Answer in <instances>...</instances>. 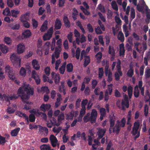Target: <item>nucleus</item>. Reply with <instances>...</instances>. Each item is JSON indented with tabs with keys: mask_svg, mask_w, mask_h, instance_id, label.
<instances>
[{
	"mask_svg": "<svg viewBox=\"0 0 150 150\" xmlns=\"http://www.w3.org/2000/svg\"><path fill=\"white\" fill-rule=\"evenodd\" d=\"M17 93L25 105L23 109L26 110H29L31 108V102L27 101L29 99L30 96L33 95L34 90L33 88L31 87L29 84L23 83V85L19 88L17 91Z\"/></svg>",
	"mask_w": 150,
	"mask_h": 150,
	"instance_id": "1",
	"label": "nucleus"
},
{
	"mask_svg": "<svg viewBox=\"0 0 150 150\" xmlns=\"http://www.w3.org/2000/svg\"><path fill=\"white\" fill-rule=\"evenodd\" d=\"M80 50L79 47H77L76 51L75 57L77 59H79L80 56Z\"/></svg>",
	"mask_w": 150,
	"mask_h": 150,
	"instance_id": "54",
	"label": "nucleus"
},
{
	"mask_svg": "<svg viewBox=\"0 0 150 150\" xmlns=\"http://www.w3.org/2000/svg\"><path fill=\"white\" fill-rule=\"evenodd\" d=\"M145 67L144 65H142L140 67V75L142 76L144 74V70Z\"/></svg>",
	"mask_w": 150,
	"mask_h": 150,
	"instance_id": "59",
	"label": "nucleus"
},
{
	"mask_svg": "<svg viewBox=\"0 0 150 150\" xmlns=\"http://www.w3.org/2000/svg\"><path fill=\"white\" fill-rule=\"evenodd\" d=\"M10 59L13 65L15 67H20L22 59L16 54H13L10 57Z\"/></svg>",
	"mask_w": 150,
	"mask_h": 150,
	"instance_id": "3",
	"label": "nucleus"
},
{
	"mask_svg": "<svg viewBox=\"0 0 150 150\" xmlns=\"http://www.w3.org/2000/svg\"><path fill=\"white\" fill-rule=\"evenodd\" d=\"M20 26L19 24H13L11 25V28L13 30H18L19 29Z\"/></svg>",
	"mask_w": 150,
	"mask_h": 150,
	"instance_id": "57",
	"label": "nucleus"
},
{
	"mask_svg": "<svg viewBox=\"0 0 150 150\" xmlns=\"http://www.w3.org/2000/svg\"><path fill=\"white\" fill-rule=\"evenodd\" d=\"M121 62L120 59H117V64L116 68L118 73H119V75L120 76H122V72L121 71Z\"/></svg>",
	"mask_w": 150,
	"mask_h": 150,
	"instance_id": "16",
	"label": "nucleus"
},
{
	"mask_svg": "<svg viewBox=\"0 0 150 150\" xmlns=\"http://www.w3.org/2000/svg\"><path fill=\"white\" fill-rule=\"evenodd\" d=\"M0 50L2 52L6 53L8 52V47L5 45L2 44H0Z\"/></svg>",
	"mask_w": 150,
	"mask_h": 150,
	"instance_id": "21",
	"label": "nucleus"
},
{
	"mask_svg": "<svg viewBox=\"0 0 150 150\" xmlns=\"http://www.w3.org/2000/svg\"><path fill=\"white\" fill-rule=\"evenodd\" d=\"M115 118L114 115L110 116V128L109 129L110 132V129L114 127L115 125Z\"/></svg>",
	"mask_w": 150,
	"mask_h": 150,
	"instance_id": "15",
	"label": "nucleus"
},
{
	"mask_svg": "<svg viewBox=\"0 0 150 150\" xmlns=\"http://www.w3.org/2000/svg\"><path fill=\"white\" fill-rule=\"evenodd\" d=\"M132 135H135L136 134H137L136 136L134 137V140L137 139V138H138L140 136V131L137 132V130L136 129L135 127H134V125H133L132 130Z\"/></svg>",
	"mask_w": 150,
	"mask_h": 150,
	"instance_id": "14",
	"label": "nucleus"
},
{
	"mask_svg": "<svg viewBox=\"0 0 150 150\" xmlns=\"http://www.w3.org/2000/svg\"><path fill=\"white\" fill-rule=\"evenodd\" d=\"M41 150H54V149H51L49 144H43L40 146Z\"/></svg>",
	"mask_w": 150,
	"mask_h": 150,
	"instance_id": "22",
	"label": "nucleus"
},
{
	"mask_svg": "<svg viewBox=\"0 0 150 150\" xmlns=\"http://www.w3.org/2000/svg\"><path fill=\"white\" fill-rule=\"evenodd\" d=\"M19 13V12L18 11H16V10H14V9H13L11 11V15L14 17H17V15Z\"/></svg>",
	"mask_w": 150,
	"mask_h": 150,
	"instance_id": "47",
	"label": "nucleus"
},
{
	"mask_svg": "<svg viewBox=\"0 0 150 150\" xmlns=\"http://www.w3.org/2000/svg\"><path fill=\"white\" fill-rule=\"evenodd\" d=\"M108 77L107 81H108L109 83H110V82L112 81L113 79L112 73V72L110 71V70H109L108 75Z\"/></svg>",
	"mask_w": 150,
	"mask_h": 150,
	"instance_id": "37",
	"label": "nucleus"
},
{
	"mask_svg": "<svg viewBox=\"0 0 150 150\" xmlns=\"http://www.w3.org/2000/svg\"><path fill=\"white\" fill-rule=\"evenodd\" d=\"M62 127H59L57 128L56 127H54L53 128V131L54 132H56L57 133H59L60 131L61 130Z\"/></svg>",
	"mask_w": 150,
	"mask_h": 150,
	"instance_id": "60",
	"label": "nucleus"
},
{
	"mask_svg": "<svg viewBox=\"0 0 150 150\" xmlns=\"http://www.w3.org/2000/svg\"><path fill=\"white\" fill-rule=\"evenodd\" d=\"M120 121L117 120V124H116L112 128L113 132H115L116 134H118L121 129L120 128Z\"/></svg>",
	"mask_w": 150,
	"mask_h": 150,
	"instance_id": "10",
	"label": "nucleus"
},
{
	"mask_svg": "<svg viewBox=\"0 0 150 150\" xmlns=\"http://www.w3.org/2000/svg\"><path fill=\"white\" fill-rule=\"evenodd\" d=\"M117 38L118 40L121 42H123L125 40V37L124 34L122 33V31H120L119 32Z\"/></svg>",
	"mask_w": 150,
	"mask_h": 150,
	"instance_id": "23",
	"label": "nucleus"
},
{
	"mask_svg": "<svg viewBox=\"0 0 150 150\" xmlns=\"http://www.w3.org/2000/svg\"><path fill=\"white\" fill-rule=\"evenodd\" d=\"M32 64L35 69L38 70L40 69V67L38 60L36 59H34L32 61Z\"/></svg>",
	"mask_w": 150,
	"mask_h": 150,
	"instance_id": "13",
	"label": "nucleus"
},
{
	"mask_svg": "<svg viewBox=\"0 0 150 150\" xmlns=\"http://www.w3.org/2000/svg\"><path fill=\"white\" fill-rule=\"evenodd\" d=\"M48 21L47 20H46L43 22L42 25L40 28V30L42 32H45L48 28L47 26Z\"/></svg>",
	"mask_w": 150,
	"mask_h": 150,
	"instance_id": "20",
	"label": "nucleus"
},
{
	"mask_svg": "<svg viewBox=\"0 0 150 150\" xmlns=\"http://www.w3.org/2000/svg\"><path fill=\"white\" fill-rule=\"evenodd\" d=\"M144 111L145 116H148L149 113V108L147 105H145Z\"/></svg>",
	"mask_w": 150,
	"mask_h": 150,
	"instance_id": "58",
	"label": "nucleus"
},
{
	"mask_svg": "<svg viewBox=\"0 0 150 150\" xmlns=\"http://www.w3.org/2000/svg\"><path fill=\"white\" fill-rule=\"evenodd\" d=\"M4 41L7 45H11L12 43V41L11 38L9 37H5Z\"/></svg>",
	"mask_w": 150,
	"mask_h": 150,
	"instance_id": "38",
	"label": "nucleus"
},
{
	"mask_svg": "<svg viewBox=\"0 0 150 150\" xmlns=\"http://www.w3.org/2000/svg\"><path fill=\"white\" fill-rule=\"evenodd\" d=\"M97 129L98 130V138L100 139V138H102L104 135H105L106 132V129L101 128H98Z\"/></svg>",
	"mask_w": 150,
	"mask_h": 150,
	"instance_id": "7",
	"label": "nucleus"
},
{
	"mask_svg": "<svg viewBox=\"0 0 150 150\" xmlns=\"http://www.w3.org/2000/svg\"><path fill=\"white\" fill-rule=\"evenodd\" d=\"M139 90L138 85H137L134 87V95L135 97H139Z\"/></svg>",
	"mask_w": 150,
	"mask_h": 150,
	"instance_id": "27",
	"label": "nucleus"
},
{
	"mask_svg": "<svg viewBox=\"0 0 150 150\" xmlns=\"http://www.w3.org/2000/svg\"><path fill=\"white\" fill-rule=\"evenodd\" d=\"M100 114H101V115H102L103 117H105L106 114V110L105 108H100Z\"/></svg>",
	"mask_w": 150,
	"mask_h": 150,
	"instance_id": "43",
	"label": "nucleus"
},
{
	"mask_svg": "<svg viewBox=\"0 0 150 150\" xmlns=\"http://www.w3.org/2000/svg\"><path fill=\"white\" fill-rule=\"evenodd\" d=\"M67 38L70 42H72L73 41V34L71 32H70L67 35Z\"/></svg>",
	"mask_w": 150,
	"mask_h": 150,
	"instance_id": "48",
	"label": "nucleus"
},
{
	"mask_svg": "<svg viewBox=\"0 0 150 150\" xmlns=\"http://www.w3.org/2000/svg\"><path fill=\"white\" fill-rule=\"evenodd\" d=\"M66 63L63 64L59 69V71L60 74H63L65 72Z\"/></svg>",
	"mask_w": 150,
	"mask_h": 150,
	"instance_id": "45",
	"label": "nucleus"
},
{
	"mask_svg": "<svg viewBox=\"0 0 150 150\" xmlns=\"http://www.w3.org/2000/svg\"><path fill=\"white\" fill-rule=\"evenodd\" d=\"M90 89L89 87H86L85 88V89L84 91V93L86 96L89 95L90 94Z\"/></svg>",
	"mask_w": 150,
	"mask_h": 150,
	"instance_id": "56",
	"label": "nucleus"
},
{
	"mask_svg": "<svg viewBox=\"0 0 150 150\" xmlns=\"http://www.w3.org/2000/svg\"><path fill=\"white\" fill-rule=\"evenodd\" d=\"M121 105H125L127 108L129 107V102L127 95L125 94L124 96V99L121 102Z\"/></svg>",
	"mask_w": 150,
	"mask_h": 150,
	"instance_id": "9",
	"label": "nucleus"
},
{
	"mask_svg": "<svg viewBox=\"0 0 150 150\" xmlns=\"http://www.w3.org/2000/svg\"><path fill=\"white\" fill-rule=\"evenodd\" d=\"M51 107V105L50 104L42 103L40 106V109L43 112H45L46 110H49Z\"/></svg>",
	"mask_w": 150,
	"mask_h": 150,
	"instance_id": "12",
	"label": "nucleus"
},
{
	"mask_svg": "<svg viewBox=\"0 0 150 150\" xmlns=\"http://www.w3.org/2000/svg\"><path fill=\"white\" fill-rule=\"evenodd\" d=\"M60 51L59 49L57 47H56L55 48V51L54 52V54H55V57L56 58H58L59 56V54H60Z\"/></svg>",
	"mask_w": 150,
	"mask_h": 150,
	"instance_id": "40",
	"label": "nucleus"
},
{
	"mask_svg": "<svg viewBox=\"0 0 150 150\" xmlns=\"http://www.w3.org/2000/svg\"><path fill=\"white\" fill-rule=\"evenodd\" d=\"M52 78L54 79L56 84H59L60 81V77L59 74H55L54 72H52L51 73Z\"/></svg>",
	"mask_w": 150,
	"mask_h": 150,
	"instance_id": "5",
	"label": "nucleus"
},
{
	"mask_svg": "<svg viewBox=\"0 0 150 150\" xmlns=\"http://www.w3.org/2000/svg\"><path fill=\"white\" fill-rule=\"evenodd\" d=\"M49 139L50 141L52 146L54 147H56L58 142V139L54 135H51L49 138Z\"/></svg>",
	"mask_w": 150,
	"mask_h": 150,
	"instance_id": "6",
	"label": "nucleus"
},
{
	"mask_svg": "<svg viewBox=\"0 0 150 150\" xmlns=\"http://www.w3.org/2000/svg\"><path fill=\"white\" fill-rule=\"evenodd\" d=\"M98 115L97 111L95 109L92 110L91 116L89 118L87 117V115L86 114V116L83 118V120L84 122H88L90 121L91 123L95 122L96 121V118Z\"/></svg>",
	"mask_w": 150,
	"mask_h": 150,
	"instance_id": "2",
	"label": "nucleus"
},
{
	"mask_svg": "<svg viewBox=\"0 0 150 150\" xmlns=\"http://www.w3.org/2000/svg\"><path fill=\"white\" fill-rule=\"evenodd\" d=\"M113 9L116 11H117L118 10V7L115 1H112L111 3Z\"/></svg>",
	"mask_w": 150,
	"mask_h": 150,
	"instance_id": "41",
	"label": "nucleus"
},
{
	"mask_svg": "<svg viewBox=\"0 0 150 150\" xmlns=\"http://www.w3.org/2000/svg\"><path fill=\"white\" fill-rule=\"evenodd\" d=\"M140 123L138 121H135L134 124V127H135V129L137 130V132L138 131V129L140 126Z\"/></svg>",
	"mask_w": 150,
	"mask_h": 150,
	"instance_id": "64",
	"label": "nucleus"
},
{
	"mask_svg": "<svg viewBox=\"0 0 150 150\" xmlns=\"http://www.w3.org/2000/svg\"><path fill=\"white\" fill-rule=\"evenodd\" d=\"M20 130V128L18 127L12 130L11 132V134L12 137H16Z\"/></svg>",
	"mask_w": 150,
	"mask_h": 150,
	"instance_id": "24",
	"label": "nucleus"
},
{
	"mask_svg": "<svg viewBox=\"0 0 150 150\" xmlns=\"http://www.w3.org/2000/svg\"><path fill=\"white\" fill-rule=\"evenodd\" d=\"M31 34L32 33L30 30H28V29L25 30L22 33V35L25 38H29V37H30Z\"/></svg>",
	"mask_w": 150,
	"mask_h": 150,
	"instance_id": "26",
	"label": "nucleus"
},
{
	"mask_svg": "<svg viewBox=\"0 0 150 150\" xmlns=\"http://www.w3.org/2000/svg\"><path fill=\"white\" fill-rule=\"evenodd\" d=\"M45 45L46 46H47V48L45 50V55H47V54H48L49 53V46L50 45V43L49 42H47L45 43Z\"/></svg>",
	"mask_w": 150,
	"mask_h": 150,
	"instance_id": "49",
	"label": "nucleus"
},
{
	"mask_svg": "<svg viewBox=\"0 0 150 150\" xmlns=\"http://www.w3.org/2000/svg\"><path fill=\"white\" fill-rule=\"evenodd\" d=\"M65 115L63 112L60 113L58 116L57 120L58 122H61L62 120L64 119Z\"/></svg>",
	"mask_w": 150,
	"mask_h": 150,
	"instance_id": "34",
	"label": "nucleus"
},
{
	"mask_svg": "<svg viewBox=\"0 0 150 150\" xmlns=\"http://www.w3.org/2000/svg\"><path fill=\"white\" fill-rule=\"evenodd\" d=\"M119 124L120 127H124L126 124V120L125 117H123L120 121Z\"/></svg>",
	"mask_w": 150,
	"mask_h": 150,
	"instance_id": "35",
	"label": "nucleus"
},
{
	"mask_svg": "<svg viewBox=\"0 0 150 150\" xmlns=\"http://www.w3.org/2000/svg\"><path fill=\"white\" fill-rule=\"evenodd\" d=\"M74 66L71 63H68L66 66L67 71L68 72H72Z\"/></svg>",
	"mask_w": 150,
	"mask_h": 150,
	"instance_id": "31",
	"label": "nucleus"
},
{
	"mask_svg": "<svg viewBox=\"0 0 150 150\" xmlns=\"http://www.w3.org/2000/svg\"><path fill=\"white\" fill-rule=\"evenodd\" d=\"M128 94L129 98H131L133 93V87L131 86H129L127 88Z\"/></svg>",
	"mask_w": 150,
	"mask_h": 150,
	"instance_id": "30",
	"label": "nucleus"
},
{
	"mask_svg": "<svg viewBox=\"0 0 150 150\" xmlns=\"http://www.w3.org/2000/svg\"><path fill=\"white\" fill-rule=\"evenodd\" d=\"M39 127V131L40 132H45L46 134V135H47L48 133V129L46 127H42L41 125H38Z\"/></svg>",
	"mask_w": 150,
	"mask_h": 150,
	"instance_id": "25",
	"label": "nucleus"
},
{
	"mask_svg": "<svg viewBox=\"0 0 150 150\" xmlns=\"http://www.w3.org/2000/svg\"><path fill=\"white\" fill-rule=\"evenodd\" d=\"M74 116V113L70 112L68 113L66 115V119L67 120L73 119V117Z\"/></svg>",
	"mask_w": 150,
	"mask_h": 150,
	"instance_id": "39",
	"label": "nucleus"
},
{
	"mask_svg": "<svg viewBox=\"0 0 150 150\" xmlns=\"http://www.w3.org/2000/svg\"><path fill=\"white\" fill-rule=\"evenodd\" d=\"M63 21L65 26L66 27L70 28L71 26V24L67 16H63Z\"/></svg>",
	"mask_w": 150,
	"mask_h": 150,
	"instance_id": "18",
	"label": "nucleus"
},
{
	"mask_svg": "<svg viewBox=\"0 0 150 150\" xmlns=\"http://www.w3.org/2000/svg\"><path fill=\"white\" fill-rule=\"evenodd\" d=\"M54 32L53 27H51L48 30L47 32L43 36L44 40H49L52 37Z\"/></svg>",
	"mask_w": 150,
	"mask_h": 150,
	"instance_id": "4",
	"label": "nucleus"
},
{
	"mask_svg": "<svg viewBox=\"0 0 150 150\" xmlns=\"http://www.w3.org/2000/svg\"><path fill=\"white\" fill-rule=\"evenodd\" d=\"M134 74V69L132 67H130L127 73V75L129 77H132Z\"/></svg>",
	"mask_w": 150,
	"mask_h": 150,
	"instance_id": "29",
	"label": "nucleus"
},
{
	"mask_svg": "<svg viewBox=\"0 0 150 150\" xmlns=\"http://www.w3.org/2000/svg\"><path fill=\"white\" fill-rule=\"evenodd\" d=\"M6 142V139L4 137L1 136L0 135V144H4Z\"/></svg>",
	"mask_w": 150,
	"mask_h": 150,
	"instance_id": "61",
	"label": "nucleus"
},
{
	"mask_svg": "<svg viewBox=\"0 0 150 150\" xmlns=\"http://www.w3.org/2000/svg\"><path fill=\"white\" fill-rule=\"evenodd\" d=\"M62 23L61 21L59 18H57L56 20L54 25V30H59L61 28Z\"/></svg>",
	"mask_w": 150,
	"mask_h": 150,
	"instance_id": "11",
	"label": "nucleus"
},
{
	"mask_svg": "<svg viewBox=\"0 0 150 150\" xmlns=\"http://www.w3.org/2000/svg\"><path fill=\"white\" fill-rule=\"evenodd\" d=\"M29 120L31 122H34L35 120V117L34 114L31 113L29 115Z\"/></svg>",
	"mask_w": 150,
	"mask_h": 150,
	"instance_id": "46",
	"label": "nucleus"
},
{
	"mask_svg": "<svg viewBox=\"0 0 150 150\" xmlns=\"http://www.w3.org/2000/svg\"><path fill=\"white\" fill-rule=\"evenodd\" d=\"M84 61L83 65L84 67H86L90 63L91 59L90 56H87L86 54H84Z\"/></svg>",
	"mask_w": 150,
	"mask_h": 150,
	"instance_id": "17",
	"label": "nucleus"
},
{
	"mask_svg": "<svg viewBox=\"0 0 150 150\" xmlns=\"http://www.w3.org/2000/svg\"><path fill=\"white\" fill-rule=\"evenodd\" d=\"M9 77L10 79H12V80H14V79H16L15 71L13 70V68H11V67H10Z\"/></svg>",
	"mask_w": 150,
	"mask_h": 150,
	"instance_id": "28",
	"label": "nucleus"
},
{
	"mask_svg": "<svg viewBox=\"0 0 150 150\" xmlns=\"http://www.w3.org/2000/svg\"><path fill=\"white\" fill-rule=\"evenodd\" d=\"M41 90L44 92H45L47 94L49 92V89L48 87L46 86L42 87L41 88Z\"/></svg>",
	"mask_w": 150,
	"mask_h": 150,
	"instance_id": "44",
	"label": "nucleus"
},
{
	"mask_svg": "<svg viewBox=\"0 0 150 150\" xmlns=\"http://www.w3.org/2000/svg\"><path fill=\"white\" fill-rule=\"evenodd\" d=\"M32 21L33 28L34 29H36L38 27V23L37 21H36L35 19H34V18L32 19Z\"/></svg>",
	"mask_w": 150,
	"mask_h": 150,
	"instance_id": "52",
	"label": "nucleus"
},
{
	"mask_svg": "<svg viewBox=\"0 0 150 150\" xmlns=\"http://www.w3.org/2000/svg\"><path fill=\"white\" fill-rule=\"evenodd\" d=\"M29 19V15L28 13H25V14H23L21 17V21L23 23V25L25 21L26 20H28Z\"/></svg>",
	"mask_w": 150,
	"mask_h": 150,
	"instance_id": "19",
	"label": "nucleus"
},
{
	"mask_svg": "<svg viewBox=\"0 0 150 150\" xmlns=\"http://www.w3.org/2000/svg\"><path fill=\"white\" fill-rule=\"evenodd\" d=\"M96 59L98 60H100L101 58L102 57V53L100 52H97L96 54Z\"/></svg>",
	"mask_w": 150,
	"mask_h": 150,
	"instance_id": "55",
	"label": "nucleus"
},
{
	"mask_svg": "<svg viewBox=\"0 0 150 150\" xmlns=\"http://www.w3.org/2000/svg\"><path fill=\"white\" fill-rule=\"evenodd\" d=\"M19 73L20 75L21 76H25L26 71L25 68H24L23 67H22L20 69Z\"/></svg>",
	"mask_w": 150,
	"mask_h": 150,
	"instance_id": "50",
	"label": "nucleus"
},
{
	"mask_svg": "<svg viewBox=\"0 0 150 150\" xmlns=\"http://www.w3.org/2000/svg\"><path fill=\"white\" fill-rule=\"evenodd\" d=\"M104 71L103 67L99 68L98 77L100 79L102 78L103 75Z\"/></svg>",
	"mask_w": 150,
	"mask_h": 150,
	"instance_id": "42",
	"label": "nucleus"
},
{
	"mask_svg": "<svg viewBox=\"0 0 150 150\" xmlns=\"http://www.w3.org/2000/svg\"><path fill=\"white\" fill-rule=\"evenodd\" d=\"M95 32L98 35L102 34L103 33L100 26H98L97 27L95 28Z\"/></svg>",
	"mask_w": 150,
	"mask_h": 150,
	"instance_id": "53",
	"label": "nucleus"
},
{
	"mask_svg": "<svg viewBox=\"0 0 150 150\" xmlns=\"http://www.w3.org/2000/svg\"><path fill=\"white\" fill-rule=\"evenodd\" d=\"M144 75L146 79H147L150 77V69L148 67L145 69Z\"/></svg>",
	"mask_w": 150,
	"mask_h": 150,
	"instance_id": "33",
	"label": "nucleus"
},
{
	"mask_svg": "<svg viewBox=\"0 0 150 150\" xmlns=\"http://www.w3.org/2000/svg\"><path fill=\"white\" fill-rule=\"evenodd\" d=\"M25 49V46L23 44L20 43L17 46V53L18 54H21L23 52Z\"/></svg>",
	"mask_w": 150,
	"mask_h": 150,
	"instance_id": "8",
	"label": "nucleus"
},
{
	"mask_svg": "<svg viewBox=\"0 0 150 150\" xmlns=\"http://www.w3.org/2000/svg\"><path fill=\"white\" fill-rule=\"evenodd\" d=\"M150 60V53L148 55L147 57H144V63L146 65H148V59Z\"/></svg>",
	"mask_w": 150,
	"mask_h": 150,
	"instance_id": "63",
	"label": "nucleus"
},
{
	"mask_svg": "<svg viewBox=\"0 0 150 150\" xmlns=\"http://www.w3.org/2000/svg\"><path fill=\"white\" fill-rule=\"evenodd\" d=\"M135 16V12L134 9L132 8L130 13V17L132 19L134 18Z\"/></svg>",
	"mask_w": 150,
	"mask_h": 150,
	"instance_id": "62",
	"label": "nucleus"
},
{
	"mask_svg": "<svg viewBox=\"0 0 150 150\" xmlns=\"http://www.w3.org/2000/svg\"><path fill=\"white\" fill-rule=\"evenodd\" d=\"M140 44V43L139 42H136V43H134V47L136 50L139 52L141 53L142 51V47H141L139 49V45Z\"/></svg>",
	"mask_w": 150,
	"mask_h": 150,
	"instance_id": "32",
	"label": "nucleus"
},
{
	"mask_svg": "<svg viewBox=\"0 0 150 150\" xmlns=\"http://www.w3.org/2000/svg\"><path fill=\"white\" fill-rule=\"evenodd\" d=\"M87 28L89 32L92 33V32H93V27L91 24H90V23H88L87 24Z\"/></svg>",
	"mask_w": 150,
	"mask_h": 150,
	"instance_id": "51",
	"label": "nucleus"
},
{
	"mask_svg": "<svg viewBox=\"0 0 150 150\" xmlns=\"http://www.w3.org/2000/svg\"><path fill=\"white\" fill-rule=\"evenodd\" d=\"M3 14L4 15H11V13L10 9L8 8L7 7L3 11Z\"/></svg>",
	"mask_w": 150,
	"mask_h": 150,
	"instance_id": "36",
	"label": "nucleus"
}]
</instances>
